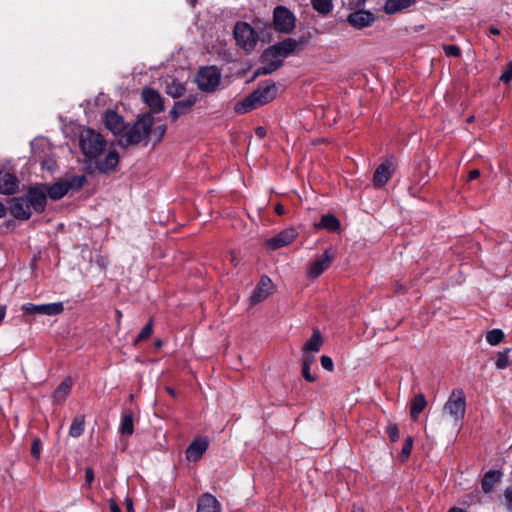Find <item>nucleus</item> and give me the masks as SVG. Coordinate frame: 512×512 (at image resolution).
Here are the masks:
<instances>
[{
    "instance_id": "55",
    "label": "nucleus",
    "mask_w": 512,
    "mask_h": 512,
    "mask_svg": "<svg viewBox=\"0 0 512 512\" xmlns=\"http://www.w3.org/2000/svg\"><path fill=\"white\" fill-rule=\"evenodd\" d=\"M115 314H116V322H117V325L120 326V323H121V319H122V312L120 310H116L115 311Z\"/></svg>"
},
{
    "instance_id": "38",
    "label": "nucleus",
    "mask_w": 512,
    "mask_h": 512,
    "mask_svg": "<svg viewBox=\"0 0 512 512\" xmlns=\"http://www.w3.org/2000/svg\"><path fill=\"white\" fill-rule=\"evenodd\" d=\"M166 132V125H158L153 130L151 129L150 136L154 138V144L159 143Z\"/></svg>"
},
{
    "instance_id": "12",
    "label": "nucleus",
    "mask_w": 512,
    "mask_h": 512,
    "mask_svg": "<svg viewBox=\"0 0 512 512\" xmlns=\"http://www.w3.org/2000/svg\"><path fill=\"white\" fill-rule=\"evenodd\" d=\"M10 214L17 219L27 220L31 216V207L26 196L14 197L9 207Z\"/></svg>"
},
{
    "instance_id": "42",
    "label": "nucleus",
    "mask_w": 512,
    "mask_h": 512,
    "mask_svg": "<svg viewBox=\"0 0 512 512\" xmlns=\"http://www.w3.org/2000/svg\"><path fill=\"white\" fill-rule=\"evenodd\" d=\"M315 353H311V352H303V355H302V365L303 366H311L312 364L315 363L316 361V357L314 355Z\"/></svg>"
},
{
    "instance_id": "3",
    "label": "nucleus",
    "mask_w": 512,
    "mask_h": 512,
    "mask_svg": "<svg viewBox=\"0 0 512 512\" xmlns=\"http://www.w3.org/2000/svg\"><path fill=\"white\" fill-rule=\"evenodd\" d=\"M466 413V396L462 389L452 390L441 411V420L451 429L459 430Z\"/></svg>"
},
{
    "instance_id": "1",
    "label": "nucleus",
    "mask_w": 512,
    "mask_h": 512,
    "mask_svg": "<svg viewBox=\"0 0 512 512\" xmlns=\"http://www.w3.org/2000/svg\"><path fill=\"white\" fill-rule=\"evenodd\" d=\"M79 141L88 173L108 174L116 169L119 154L116 150L105 152L106 141L100 133L86 129L82 131Z\"/></svg>"
},
{
    "instance_id": "37",
    "label": "nucleus",
    "mask_w": 512,
    "mask_h": 512,
    "mask_svg": "<svg viewBox=\"0 0 512 512\" xmlns=\"http://www.w3.org/2000/svg\"><path fill=\"white\" fill-rule=\"evenodd\" d=\"M153 332V323L152 320H150L141 330L137 338L135 339V344L139 343L140 341L148 339Z\"/></svg>"
},
{
    "instance_id": "62",
    "label": "nucleus",
    "mask_w": 512,
    "mask_h": 512,
    "mask_svg": "<svg viewBox=\"0 0 512 512\" xmlns=\"http://www.w3.org/2000/svg\"><path fill=\"white\" fill-rule=\"evenodd\" d=\"M167 392L171 395V396H175V391L172 389V388H167Z\"/></svg>"
},
{
    "instance_id": "46",
    "label": "nucleus",
    "mask_w": 512,
    "mask_h": 512,
    "mask_svg": "<svg viewBox=\"0 0 512 512\" xmlns=\"http://www.w3.org/2000/svg\"><path fill=\"white\" fill-rule=\"evenodd\" d=\"M500 80L509 83L512 80V63H510L500 76Z\"/></svg>"
},
{
    "instance_id": "15",
    "label": "nucleus",
    "mask_w": 512,
    "mask_h": 512,
    "mask_svg": "<svg viewBox=\"0 0 512 512\" xmlns=\"http://www.w3.org/2000/svg\"><path fill=\"white\" fill-rule=\"evenodd\" d=\"M394 171L393 163L389 160L381 163L375 170L373 175V183L376 187L385 185L391 178Z\"/></svg>"
},
{
    "instance_id": "52",
    "label": "nucleus",
    "mask_w": 512,
    "mask_h": 512,
    "mask_svg": "<svg viewBox=\"0 0 512 512\" xmlns=\"http://www.w3.org/2000/svg\"><path fill=\"white\" fill-rule=\"evenodd\" d=\"M109 507L111 512H121L120 507L114 500H110Z\"/></svg>"
},
{
    "instance_id": "32",
    "label": "nucleus",
    "mask_w": 512,
    "mask_h": 512,
    "mask_svg": "<svg viewBox=\"0 0 512 512\" xmlns=\"http://www.w3.org/2000/svg\"><path fill=\"white\" fill-rule=\"evenodd\" d=\"M184 91V85L176 79H171V81L168 82L166 85V93L172 96L173 98H178L182 96Z\"/></svg>"
},
{
    "instance_id": "10",
    "label": "nucleus",
    "mask_w": 512,
    "mask_h": 512,
    "mask_svg": "<svg viewBox=\"0 0 512 512\" xmlns=\"http://www.w3.org/2000/svg\"><path fill=\"white\" fill-rule=\"evenodd\" d=\"M25 196L29 201L31 209L35 212L40 213L45 209L48 195L44 184L31 187Z\"/></svg>"
},
{
    "instance_id": "16",
    "label": "nucleus",
    "mask_w": 512,
    "mask_h": 512,
    "mask_svg": "<svg viewBox=\"0 0 512 512\" xmlns=\"http://www.w3.org/2000/svg\"><path fill=\"white\" fill-rule=\"evenodd\" d=\"M106 128L114 135H121L125 130V122L122 116L115 111H107L104 115Z\"/></svg>"
},
{
    "instance_id": "23",
    "label": "nucleus",
    "mask_w": 512,
    "mask_h": 512,
    "mask_svg": "<svg viewBox=\"0 0 512 512\" xmlns=\"http://www.w3.org/2000/svg\"><path fill=\"white\" fill-rule=\"evenodd\" d=\"M45 191L52 200H58L64 197L69 192V186L65 180H60L51 186L45 185Z\"/></svg>"
},
{
    "instance_id": "27",
    "label": "nucleus",
    "mask_w": 512,
    "mask_h": 512,
    "mask_svg": "<svg viewBox=\"0 0 512 512\" xmlns=\"http://www.w3.org/2000/svg\"><path fill=\"white\" fill-rule=\"evenodd\" d=\"M500 477V472L492 470L488 471L481 481L482 490L486 493L490 492L495 484L500 480Z\"/></svg>"
},
{
    "instance_id": "4",
    "label": "nucleus",
    "mask_w": 512,
    "mask_h": 512,
    "mask_svg": "<svg viewBox=\"0 0 512 512\" xmlns=\"http://www.w3.org/2000/svg\"><path fill=\"white\" fill-rule=\"evenodd\" d=\"M153 122V117L149 114L139 117L133 126L122 135L119 143L122 146H129L145 142L144 144L146 145V140L150 136Z\"/></svg>"
},
{
    "instance_id": "35",
    "label": "nucleus",
    "mask_w": 512,
    "mask_h": 512,
    "mask_svg": "<svg viewBox=\"0 0 512 512\" xmlns=\"http://www.w3.org/2000/svg\"><path fill=\"white\" fill-rule=\"evenodd\" d=\"M66 184H68L69 186V190L71 189H81L85 182H86V177L83 176V175H74V176H71L67 179H64Z\"/></svg>"
},
{
    "instance_id": "22",
    "label": "nucleus",
    "mask_w": 512,
    "mask_h": 512,
    "mask_svg": "<svg viewBox=\"0 0 512 512\" xmlns=\"http://www.w3.org/2000/svg\"><path fill=\"white\" fill-rule=\"evenodd\" d=\"M417 0H386L384 11L389 14H396L414 5Z\"/></svg>"
},
{
    "instance_id": "48",
    "label": "nucleus",
    "mask_w": 512,
    "mask_h": 512,
    "mask_svg": "<svg viewBox=\"0 0 512 512\" xmlns=\"http://www.w3.org/2000/svg\"><path fill=\"white\" fill-rule=\"evenodd\" d=\"M94 480V471L91 467H87L85 470V482L84 486H90Z\"/></svg>"
},
{
    "instance_id": "41",
    "label": "nucleus",
    "mask_w": 512,
    "mask_h": 512,
    "mask_svg": "<svg viewBox=\"0 0 512 512\" xmlns=\"http://www.w3.org/2000/svg\"><path fill=\"white\" fill-rule=\"evenodd\" d=\"M386 432L388 434L389 439L392 442H396L399 439V430L396 424L390 423L387 426Z\"/></svg>"
},
{
    "instance_id": "61",
    "label": "nucleus",
    "mask_w": 512,
    "mask_h": 512,
    "mask_svg": "<svg viewBox=\"0 0 512 512\" xmlns=\"http://www.w3.org/2000/svg\"><path fill=\"white\" fill-rule=\"evenodd\" d=\"M352 512H363V509L361 507H358V506H353Z\"/></svg>"
},
{
    "instance_id": "60",
    "label": "nucleus",
    "mask_w": 512,
    "mask_h": 512,
    "mask_svg": "<svg viewBox=\"0 0 512 512\" xmlns=\"http://www.w3.org/2000/svg\"><path fill=\"white\" fill-rule=\"evenodd\" d=\"M448 512H464V511L462 509H460V508L453 507V508L449 509Z\"/></svg>"
},
{
    "instance_id": "5",
    "label": "nucleus",
    "mask_w": 512,
    "mask_h": 512,
    "mask_svg": "<svg viewBox=\"0 0 512 512\" xmlns=\"http://www.w3.org/2000/svg\"><path fill=\"white\" fill-rule=\"evenodd\" d=\"M273 28L281 34H290L296 28L295 14L285 6L278 5L273 9Z\"/></svg>"
},
{
    "instance_id": "63",
    "label": "nucleus",
    "mask_w": 512,
    "mask_h": 512,
    "mask_svg": "<svg viewBox=\"0 0 512 512\" xmlns=\"http://www.w3.org/2000/svg\"><path fill=\"white\" fill-rule=\"evenodd\" d=\"M255 297H256V289L253 290L252 295L250 297L252 302H254Z\"/></svg>"
},
{
    "instance_id": "33",
    "label": "nucleus",
    "mask_w": 512,
    "mask_h": 512,
    "mask_svg": "<svg viewBox=\"0 0 512 512\" xmlns=\"http://www.w3.org/2000/svg\"><path fill=\"white\" fill-rule=\"evenodd\" d=\"M311 4L313 9L322 15L329 14L333 9L332 0H311Z\"/></svg>"
},
{
    "instance_id": "58",
    "label": "nucleus",
    "mask_w": 512,
    "mask_h": 512,
    "mask_svg": "<svg viewBox=\"0 0 512 512\" xmlns=\"http://www.w3.org/2000/svg\"><path fill=\"white\" fill-rule=\"evenodd\" d=\"M489 32H490L491 34H493V35H499V34H500V30H499L498 28H496V27H491V28L489 29Z\"/></svg>"
},
{
    "instance_id": "21",
    "label": "nucleus",
    "mask_w": 512,
    "mask_h": 512,
    "mask_svg": "<svg viewBox=\"0 0 512 512\" xmlns=\"http://www.w3.org/2000/svg\"><path fill=\"white\" fill-rule=\"evenodd\" d=\"M195 103L196 97L193 95H190L181 101H177L170 111L172 120H176L179 116L188 113V111L193 107Z\"/></svg>"
},
{
    "instance_id": "19",
    "label": "nucleus",
    "mask_w": 512,
    "mask_h": 512,
    "mask_svg": "<svg viewBox=\"0 0 512 512\" xmlns=\"http://www.w3.org/2000/svg\"><path fill=\"white\" fill-rule=\"evenodd\" d=\"M142 99L153 112H161L164 109L162 98L160 94L154 89H143Z\"/></svg>"
},
{
    "instance_id": "28",
    "label": "nucleus",
    "mask_w": 512,
    "mask_h": 512,
    "mask_svg": "<svg viewBox=\"0 0 512 512\" xmlns=\"http://www.w3.org/2000/svg\"><path fill=\"white\" fill-rule=\"evenodd\" d=\"M256 106V91H253L249 96L241 102L235 104V111L238 114L246 113Z\"/></svg>"
},
{
    "instance_id": "49",
    "label": "nucleus",
    "mask_w": 512,
    "mask_h": 512,
    "mask_svg": "<svg viewBox=\"0 0 512 512\" xmlns=\"http://www.w3.org/2000/svg\"><path fill=\"white\" fill-rule=\"evenodd\" d=\"M505 498L507 500L508 509L512 510V486L506 489Z\"/></svg>"
},
{
    "instance_id": "24",
    "label": "nucleus",
    "mask_w": 512,
    "mask_h": 512,
    "mask_svg": "<svg viewBox=\"0 0 512 512\" xmlns=\"http://www.w3.org/2000/svg\"><path fill=\"white\" fill-rule=\"evenodd\" d=\"M72 388V379L70 377L65 378L60 385L56 388L53 393V403L61 404L65 401Z\"/></svg>"
},
{
    "instance_id": "64",
    "label": "nucleus",
    "mask_w": 512,
    "mask_h": 512,
    "mask_svg": "<svg viewBox=\"0 0 512 512\" xmlns=\"http://www.w3.org/2000/svg\"><path fill=\"white\" fill-rule=\"evenodd\" d=\"M365 2V0H355V5L359 6L362 5Z\"/></svg>"
},
{
    "instance_id": "31",
    "label": "nucleus",
    "mask_w": 512,
    "mask_h": 512,
    "mask_svg": "<svg viewBox=\"0 0 512 512\" xmlns=\"http://www.w3.org/2000/svg\"><path fill=\"white\" fill-rule=\"evenodd\" d=\"M119 431L123 435L133 434L134 426H133V415L131 412L123 413Z\"/></svg>"
},
{
    "instance_id": "53",
    "label": "nucleus",
    "mask_w": 512,
    "mask_h": 512,
    "mask_svg": "<svg viewBox=\"0 0 512 512\" xmlns=\"http://www.w3.org/2000/svg\"><path fill=\"white\" fill-rule=\"evenodd\" d=\"M275 212H276L278 215H282V214H284L285 209H284L283 205H281V204H277V205L275 206Z\"/></svg>"
},
{
    "instance_id": "8",
    "label": "nucleus",
    "mask_w": 512,
    "mask_h": 512,
    "mask_svg": "<svg viewBox=\"0 0 512 512\" xmlns=\"http://www.w3.org/2000/svg\"><path fill=\"white\" fill-rule=\"evenodd\" d=\"M336 255V251L334 248L329 247L325 249L324 253L316 258L313 263L310 265L308 274L311 278L319 277L323 272H325L332 264Z\"/></svg>"
},
{
    "instance_id": "36",
    "label": "nucleus",
    "mask_w": 512,
    "mask_h": 512,
    "mask_svg": "<svg viewBox=\"0 0 512 512\" xmlns=\"http://www.w3.org/2000/svg\"><path fill=\"white\" fill-rule=\"evenodd\" d=\"M509 352H510V349L507 348L504 351L499 352L497 354L495 365L498 369H505L511 363V361L508 357Z\"/></svg>"
},
{
    "instance_id": "2",
    "label": "nucleus",
    "mask_w": 512,
    "mask_h": 512,
    "mask_svg": "<svg viewBox=\"0 0 512 512\" xmlns=\"http://www.w3.org/2000/svg\"><path fill=\"white\" fill-rule=\"evenodd\" d=\"M302 45L303 40L289 37L264 50L259 59L258 76L270 74L280 68L284 59L299 50Z\"/></svg>"
},
{
    "instance_id": "13",
    "label": "nucleus",
    "mask_w": 512,
    "mask_h": 512,
    "mask_svg": "<svg viewBox=\"0 0 512 512\" xmlns=\"http://www.w3.org/2000/svg\"><path fill=\"white\" fill-rule=\"evenodd\" d=\"M376 20L375 14L368 10H357L348 15V23L356 28L363 29L370 26Z\"/></svg>"
},
{
    "instance_id": "26",
    "label": "nucleus",
    "mask_w": 512,
    "mask_h": 512,
    "mask_svg": "<svg viewBox=\"0 0 512 512\" xmlns=\"http://www.w3.org/2000/svg\"><path fill=\"white\" fill-rule=\"evenodd\" d=\"M316 229L336 231L340 227L339 220L332 214L323 215L320 222L315 225Z\"/></svg>"
},
{
    "instance_id": "39",
    "label": "nucleus",
    "mask_w": 512,
    "mask_h": 512,
    "mask_svg": "<svg viewBox=\"0 0 512 512\" xmlns=\"http://www.w3.org/2000/svg\"><path fill=\"white\" fill-rule=\"evenodd\" d=\"M276 288L274 285L271 286H258V302L268 298L275 292Z\"/></svg>"
},
{
    "instance_id": "40",
    "label": "nucleus",
    "mask_w": 512,
    "mask_h": 512,
    "mask_svg": "<svg viewBox=\"0 0 512 512\" xmlns=\"http://www.w3.org/2000/svg\"><path fill=\"white\" fill-rule=\"evenodd\" d=\"M443 51L448 57H459L461 55V50L457 45H444Z\"/></svg>"
},
{
    "instance_id": "25",
    "label": "nucleus",
    "mask_w": 512,
    "mask_h": 512,
    "mask_svg": "<svg viewBox=\"0 0 512 512\" xmlns=\"http://www.w3.org/2000/svg\"><path fill=\"white\" fill-rule=\"evenodd\" d=\"M323 344V338L319 330H314L311 338L304 344L303 352L317 353Z\"/></svg>"
},
{
    "instance_id": "51",
    "label": "nucleus",
    "mask_w": 512,
    "mask_h": 512,
    "mask_svg": "<svg viewBox=\"0 0 512 512\" xmlns=\"http://www.w3.org/2000/svg\"><path fill=\"white\" fill-rule=\"evenodd\" d=\"M479 176H480V171L478 169H474L469 172L467 180L472 181V180L477 179Z\"/></svg>"
},
{
    "instance_id": "9",
    "label": "nucleus",
    "mask_w": 512,
    "mask_h": 512,
    "mask_svg": "<svg viewBox=\"0 0 512 512\" xmlns=\"http://www.w3.org/2000/svg\"><path fill=\"white\" fill-rule=\"evenodd\" d=\"M21 309L26 314H41L53 316L61 314L64 310V307L62 302L48 304L26 303L22 305Z\"/></svg>"
},
{
    "instance_id": "43",
    "label": "nucleus",
    "mask_w": 512,
    "mask_h": 512,
    "mask_svg": "<svg viewBox=\"0 0 512 512\" xmlns=\"http://www.w3.org/2000/svg\"><path fill=\"white\" fill-rule=\"evenodd\" d=\"M412 447H413V438L412 437H408L404 444H403V447H402V450H401V454L403 457H408L411 453V450H412Z\"/></svg>"
},
{
    "instance_id": "18",
    "label": "nucleus",
    "mask_w": 512,
    "mask_h": 512,
    "mask_svg": "<svg viewBox=\"0 0 512 512\" xmlns=\"http://www.w3.org/2000/svg\"><path fill=\"white\" fill-rule=\"evenodd\" d=\"M18 179L15 175L0 170V193L4 195H12L18 190Z\"/></svg>"
},
{
    "instance_id": "11",
    "label": "nucleus",
    "mask_w": 512,
    "mask_h": 512,
    "mask_svg": "<svg viewBox=\"0 0 512 512\" xmlns=\"http://www.w3.org/2000/svg\"><path fill=\"white\" fill-rule=\"evenodd\" d=\"M297 236L298 232L295 228H288L267 240L266 246L270 250H277L291 244Z\"/></svg>"
},
{
    "instance_id": "7",
    "label": "nucleus",
    "mask_w": 512,
    "mask_h": 512,
    "mask_svg": "<svg viewBox=\"0 0 512 512\" xmlns=\"http://www.w3.org/2000/svg\"><path fill=\"white\" fill-rule=\"evenodd\" d=\"M221 73L215 66L203 67L196 76L198 88L202 91L213 92L220 84Z\"/></svg>"
},
{
    "instance_id": "34",
    "label": "nucleus",
    "mask_w": 512,
    "mask_h": 512,
    "mask_svg": "<svg viewBox=\"0 0 512 512\" xmlns=\"http://www.w3.org/2000/svg\"><path fill=\"white\" fill-rule=\"evenodd\" d=\"M503 338L504 333L501 329H492L486 334V341L492 346L499 344Z\"/></svg>"
},
{
    "instance_id": "29",
    "label": "nucleus",
    "mask_w": 512,
    "mask_h": 512,
    "mask_svg": "<svg viewBox=\"0 0 512 512\" xmlns=\"http://www.w3.org/2000/svg\"><path fill=\"white\" fill-rule=\"evenodd\" d=\"M85 428V416L82 414L76 415L73 418L71 426L69 428V435L73 438L80 437Z\"/></svg>"
},
{
    "instance_id": "47",
    "label": "nucleus",
    "mask_w": 512,
    "mask_h": 512,
    "mask_svg": "<svg viewBox=\"0 0 512 512\" xmlns=\"http://www.w3.org/2000/svg\"><path fill=\"white\" fill-rule=\"evenodd\" d=\"M41 451V442L38 438L32 442L31 453L35 458H39Z\"/></svg>"
},
{
    "instance_id": "50",
    "label": "nucleus",
    "mask_w": 512,
    "mask_h": 512,
    "mask_svg": "<svg viewBox=\"0 0 512 512\" xmlns=\"http://www.w3.org/2000/svg\"><path fill=\"white\" fill-rule=\"evenodd\" d=\"M271 285H273L271 279L265 275L261 276L260 280L258 281V286L266 287Z\"/></svg>"
},
{
    "instance_id": "44",
    "label": "nucleus",
    "mask_w": 512,
    "mask_h": 512,
    "mask_svg": "<svg viewBox=\"0 0 512 512\" xmlns=\"http://www.w3.org/2000/svg\"><path fill=\"white\" fill-rule=\"evenodd\" d=\"M321 366L327 370V371H333L334 369V363H333V360L331 357L327 356V355H322L321 356Z\"/></svg>"
},
{
    "instance_id": "59",
    "label": "nucleus",
    "mask_w": 512,
    "mask_h": 512,
    "mask_svg": "<svg viewBox=\"0 0 512 512\" xmlns=\"http://www.w3.org/2000/svg\"><path fill=\"white\" fill-rule=\"evenodd\" d=\"M126 503L128 511L131 512L133 510L132 501L130 499H127Z\"/></svg>"
},
{
    "instance_id": "45",
    "label": "nucleus",
    "mask_w": 512,
    "mask_h": 512,
    "mask_svg": "<svg viewBox=\"0 0 512 512\" xmlns=\"http://www.w3.org/2000/svg\"><path fill=\"white\" fill-rule=\"evenodd\" d=\"M302 376L308 382H315L316 378H317L315 374L311 373L310 366H303V365H302Z\"/></svg>"
},
{
    "instance_id": "6",
    "label": "nucleus",
    "mask_w": 512,
    "mask_h": 512,
    "mask_svg": "<svg viewBox=\"0 0 512 512\" xmlns=\"http://www.w3.org/2000/svg\"><path fill=\"white\" fill-rule=\"evenodd\" d=\"M234 37L237 45L246 53H251L256 47V32L247 22H237L234 27Z\"/></svg>"
},
{
    "instance_id": "54",
    "label": "nucleus",
    "mask_w": 512,
    "mask_h": 512,
    "mask_svg": "<svg viewBox=\"0 0 512 512\" xmlns=\"http://www.w3.org/2000/svg\"><path fill=\"white\" fill-rule=\"evenodd\" d=\"M6 315V306L2 305L0 306V323L3 321Z\"/></svg>"
},
{
    "instance_id": "57",
    "label": "nucleus",
    "mask_w": 512,
    "mask_h": 512,
    "mask_svg": "<svg viewBox=\"0 0 512 512\" xmlns=\"http://www.w3.org/2000/svg\"><path fill=\"white\" fill-rule=\"evenodd\" d=\"M6 214L5 206L0 202V218L4 217Z\"/></svg>"
},
{
    "instance_id": "30",
    "label": "nucleus",
    "mask_w": 512,
    "mask_h": 512,
    "mask_svg": "<svg viewBox=\"0 0 512 512\" xmlns=\"http://www.w3.org/2000/svg\"><path fill=\"white\" fill-rule=\"evenodd\" d=\"M427 401L423 394H418L414 397L410 409V415L413 419H416L419 414L425 409Z\"/></svg>"
},
{
    "instance_id": "14",
    "label": "nucleus",
    "mask_w": 512,
    "mask_h": 512,
    "mask_svg": "<svg viewBox=\"0 0 512 512\" xmlns=\"http://www.w3.org/2000/svg\"><path fill=\"white\" fill-rule=\"evenodd\" d=\"M278 92L275 82L265 80L258 83V105H264L272 101Z\"/></svg>"
},
{
    "instance_id": "56",
    "label": "nucleus",
    "mask_w": 512,
    "mask_h": 512,
    "mask_svg": "<svg viewBox=\"0 0 512 512\" xmlns=\"http://www.w3.org/2000/svg\"><path fill=\"white\" fill-rule=\"evenodd\" d=\"M257 131H258V137H263L266 135V131L263 127H258Z\"/></svg>"
},
{
    "instance_id": "17",
    "label": "nucleus",
    "mask_w": 512,
    "mask_h": 512,
    "mask_svg": "<svg viewBox=\"0 0 512 512\" xmlns=\"http://www.w3.org/2000/svg\"><path fill=\"white\" fill-rule=\"evenodd\" d=\"M208 441L206 438H196L193 440L186 450V458L188 461L196 462L206 452Z\"/></svg>"
},
{
    "instance_id": "20",
    "label": "nucleus",
    "mask_w": 512,
    "mask_h": 512,
    "mask_svg": "<svg viewBox=\"0 0 512 512\" xmlns=\"http://www.w3.org/2000/svg\"><path fill=\"white\" fill-rule=\"evenodd\" d=\"M219 501L211 494L201 495L197 502V512H220Z\"/></svg>"
}]
</instances>
